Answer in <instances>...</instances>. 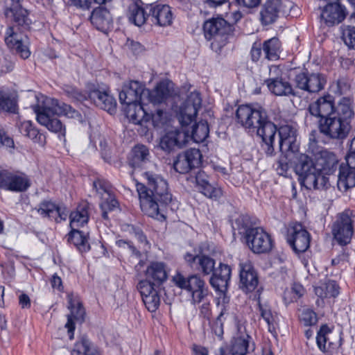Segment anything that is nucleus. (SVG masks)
Instances as JSON below:
<instances>
[{
    "label": "nucleus",
    "mask_w": 355,
    "mask_h": 355,
    "mask_svg": "<svg viewBox=\"0 0 355 355\" xmlns=\"http://www.w3.org/2000/svg\"><path fill=\"white\" fill-rule=\"evenodd\" d=\"M143 175L147 186L137 184L141 209L150 217L164 220L166 217L162 207L172 202L168 183L161 175L153 172H145Z\"/></svg>",
    "instance_id": "f257e3e1"
},
{
    "label": "nucleus",
    "mask_w": 355,
    "mask_h": 355,
    "mask_svg": "<svg viewBox=\"0 0 355 355\" xmlns=\"http://www.w3.org/2000/svg\"><path fill=\"white\" fill-rule=\"evenodd\" d=\"M36 103L31 105L39 123L45 126L49 130L65 135V127L60 119L54 115L64 116L71 119L80 120V112L71 105L58 100L47 97L42 94H31Z\"/></svg>",
    "instance_id": "f03ea898"
},
{
    "label": "nucleus",
    "mask_w": 355,
    "mask_h": 355,
    "mask_svg": "<svg viewBox=\"0 0 355 355\" xmlns=\"http://www.w3.org/2000/svg\"><path fill=\"white\" fill-rule=\"evenodd\" d=\"M352 100L343 97L337 104L333 116L319 121L320 132L331 139L343 140L349 135L351 130V119L354 112L351 107Z\"/></svg>",
    "instance_id": "7ed1b4c3"
},
{
    "label": "nucleus",
    "mask_w": 355,
    "mask_h": 355,
    "mask_svg": "<svg viewBox=\"0 0 355 355\" xmlns=\"http://www.w3.org/2000/svg\"><path fill=\"white\" fill-rule=\"evenodd\" d=\"M142 95H146L145 85L137 80L125 83L119 92L123 110L132 123H139L148 119L146 111L140 103Z\"/></svg>",
    "instance_id": "20e7f679"
},
{
    "label": "nucleus",
    "mask_w": 355,
    "mask_h": 355,
    "mask_svg": "<svg viewBox=\"0 0 355 355\" xmlns=\"http://www.w3.org/2000/svg\"><path fill=\"white\" fill-rule=\"evenodd\" d=\"M295 171L302 186L306 189H322L330 186L329 178L322 175L313 160L306 154H300L295 166Z\"/></svg>",
    "instance_id": "39448f33"
},
{
    "label": "nucleus",
    "mask_w": 355,
    "mask_h": 355,
    "mask_svg": "<svg viewBox=\"0 0 355 355\" xmlns=\"http://www.w3.org/2000/svg\"><path fill=\"white\" fill-rule=\"evenodd\" d=\"M295 171L302 186L306 189H322L330 186L329 178L322 175L313 160L306 154H300L295 166Z\"/></svg>",
    "instance_id": "423d86ee"
},
{
    "label": "nucleus",
    "mask_w": 355,
    "mask_h": 355,
    "mask_svg": "<svg viewBox=\"0 0 355 355\" xmlns=\"http://www.w3.org/2000/svg\"><path fill=\"white\" fill-rule=\"evenodd\" d=\"M173 281L176 286L189 293L191 303L193 305L200 304L208 297V287L205 282L198 275L185 277L180 273H178L173 277Z\"/></svg>",
    "instance_id": "0eeeda50"
},
{
    "label": "nucleus",
    "mask_w": 355,
    "mask_h": 355,
    "mask_svg": "<svg viewBox=\"0 0 355 355\" xmlns=\"http://www.w3.org/2000/svg\"><path fill=\"white\" fill-rule=\"evenodd\" d=\"M307 151L315 156L316 166L322 175H331L337 169L338 159L335 153L327 150H319L313 133L309 137Z\"/></svg>",
    "instance_id": "6e6552de"
},
{
    "label": "nucleus",
    "mask_w": 355,
    "mask_h": 355,
    "mask_svg": "<svg viewBox=\"0 0 355 355\" xmlns=\"http://www.w3.org/2000/svg\"><path fill=\"white\" fill-rule=\"evenodd\" d=\"M266 116L267 114L262 107L251 105H241L236 112L238 123L250 132H254Z\"/></svg>",
    "instance_id": "1a4fd4ad"
},
{
    "label": "nucleus",
    "mask_w": 355,
    "mask_h": 355,
    "mask_svg": "<svg viewBox=\"0 0 355 355\" xmlns=\"http://www.w3.org/2000/svg\"><path fill=\"white\" fill-rule=\"evenodd\" d=\"M295 89L309 94H315L323 90L327 82V76L320 72H301L294 78Z\"/></svg>",
    "instance_id": "9d476101"
},
{
    "label": "nucleus",
    "mask_w": 355,
    "mask_h": 355,
    "mask_svg": "<svg viewBox=\"0 0 355 355\" xmlns=\"http://www.w3.org/2000/svg\"><path fill=\"white\" fill-rule=\"evenodd\" d=\"M345 159L347 165L340 166L337 180L339 190L344 191L355 187V137L351 141Z\"/></svg>",
    "instance_id": "9b49d317"
},
{
    "label": "nucleus",
    "mask_w": 355,
    "mask_h": 355,
    "mask_svg": "<svg viewBox=\"0 0 355 355\" xmlns=\"http://www.w3.org/2000/svg\"><path fill=\"white\" fill-rule=\"evenodd\" d=\"M93 185L101 200L100 208L102 211V217L105 220H107L108 212L119 207V202L115 198L113 187L108 181L101 178L94 181Z\"/></svg>",
    "instance_id": "f8f14e48"
},
{
    "label": "nucleus",
    "mask_w": 355,
    "mask_h": 355,
    "mask_svg": "<svg viewBox=\"0 0 355 355\" xmlns=\"http://www.w3.org/2000/svg\"><path fill=\"white\" fill-rule=\"evenodd\" d=\"M353 220L348 211L337 215L332 224L331 233L334 239L340 245L349 243L354 234Z\"/></svg>",
    "instance_id": "ddd939ff"
},
{
    "label": "nucleus",
    "mask_w": 355,
    "mask_h": 355,
    "mask_svg": "<svg viewBox=\"0 0 355 355\" xmlns=\"http://www.w3.org/2000/svg\"><path fill=\"white\" fill-rule=\"evenodd\" d=\"M4 41L7 46L22 59L25 60L30 57V40L26 35L18 33L15 27L6 28Z\"/></svg>",
    "instance_id": "4468645a"
},
{
    "label": "nucleus",
    "mask_w": 355,
    "mask_h": 355,
    "mask_svg": "<svg viewBox=\"0 0 355 355\" xmlns=\"http://www.w3.org/2000/svg\"><path fill=\"white\" fill-rule=\"evenodd\" d=\"M31 187L28 177L22 173L0 170V189L12 192H24Z\"/></svg>",
    "instance_id": "2eb2a0df"
},
{
    "label": "nucleus",
    "mask_w": 355,
    "mask_h": 355,
    "mask_svg": "<svg viewBox=\"0 0 355 355\" xmlns=\"http://www.w3.org/2000/svg\"><path fill=\"white\" fill-rule=\"evenodd\" d=\"M286 241L295 253H302L309 248L310 234L302 224L293 223L288 227Z\"/></svg>",
    "instance_id": "dca6fc26"
},
{
    "label": "nucleus",
    "mask_w": 355,
    "mask_h": 355,
    "mask_svg": "<svg viewBox=\"0 0 355 355\" xmlns=\"http://www.w3.org/2000/svg\"><path fill=\"white\" fill-rule=\"evenodd\" d=\"M245 242L248 248L255 254L267 253L273 246L270 235L259 227L252 228L249 232Z\"/></svg>",
    "instance_id": "f3484780"
},
{
    "label": "nucleus",
    "mask_w": 355,
    "mask_h": 355,
    "mask_svg": "<svg viewBox=\"0 0 355 355\" xmlns=\"http://www.w3.org/2000/svg\"><path fill=\"white\" fill-rule=\"evenodd\" d=\"M202 98L198 92H191L180 107L178 114L182 125H188L196 119L201 107Z\"/></svg>",
    "instance_id": "a211bd4d"
},
{
    "label": "nucleus",
    "mask_w": 355,
    "mask_h": 355,
    "mask_svg": "<svg viewBox=\"0 0 355 355\" xmlns=\"http://www.w3.org/2000/svg\"><path fill=\"white\" fill-rule=\"evenodd\" d=\"M203 30L207 40H222L232 31V26L221 17L211 18L204 23Z\"/></svg>",
    "instance_id": "6ab92c4d"
},
{
    "label": "nucleus",
    "mask_w": 355,
    "mask_h": 355,
    "mask_svg": "<svg viewBox=\"0 0 355 355\" xmlns=\"http://www.w3.org/2000/svg\"><path fill=\"white\" fill-rule=\"evenodd\" d=\"M347 14L345 6L338 2H331L321 8L320 19L327 26L331 27L341 23Z\"/></svg>",
    "instance_id": "aec40b11"
},
{
    "label": "nucleus",
    "mask_w": 355,
    "mask_h": 355,
    "mask_svg": "<svg viewBox=\"0 0 355 355\" xmlns=\"http://www.w3.org/2000/svg\"><path fill=\"white\" fill-rule=\"evenodd\" d=\"M154 284L148 280H141L137 284L143 302L150 312H155L160 304V297Z\"/></svg>",
    "instance_id": "412c9836"
},
{
    "label": "nucleus",
    "mask_w": 355,
    "mask_h": 355,
    "mask_svg": "<svg viewBox=\"0 0 355 355\" xmlns=\"http://www.w3.org/2000/svg\"><path fill=\"white\" fill-rule=\"evenodd\" d=\"M337 105H334V99L330 94L318 98L309 106V111L312 116L320 117V119L333 116L336 112Z\"/></svg>",
    "instance_id": "4be33fe9"
},
{
    "label": "nucleus",
    "mask_w": 355,
    "mask_h": 355,
    "mask_svg": "<svg viewBox=\"0 0 355 355\" xmlns=\"http://www.w3.org/2000/svg\"><path fill=\"white\" fill-rule=\"evenodd\" d=\"M189 138L184 131L178 129L170 130L160 138L159 147L165 152L170 153L176 148H182L188 142Z\"/></svg>",
    "instance_id": "5701e85b"
},
{
    "label": "nucleus",
    "mask_w": 355,
    "mask_h": 355,
    "mask_svg": "<svg viewBox=\"0 0 355 355\" xmlns=\"http://www.w3.org/2000/svg\"><path fill=\"white\" fill-rule=\"evenodd\" d=\"M259 124L255 131L264 144V149L267 155H272L274 153L273 143L277 133L276 125L268 119V116Z\"/></svg>",
    "instance_id": "b1692460"
},
{
    "label": "nucleus",
    "mask_w": 355,
    "mask_h": 355,
    "mask_svg": "<svg viewBox=\"0 0 355 355\" xmlns=\"http://www.w3.org/2000/svg\"><path fill=\"white\" fill-rule=\"evenodd\" d=\"M153 24L159 26H167L172 24L173 16L171 7L166 4H147Z\"/></svg>",
    "instance_id": "393cba45"
},
{
    "label": "nucleus",
    "mask_w": 355,
    "mask_h": 355,
    "mask_svg": "<svg viewBox=\"0 0 355 355\" xmlns=\"http://www.w3.org/2000/svg\"><path fill=\"white\" fill-rule=\"evenodd\" d=\"M240 288L245 293L253 291L258 286L257 274L250 261L241 263Z\"/></svg>",
    "instance_id": "a878e982"
},
{
    "label": "nucleus",
    "mask_w": 355,
    "mask_h": 355,
    "mask_svg": "<svg viewBox=\"0 0 355 355\" xmlns=\"http://www.w3.org/2000/svg\"><path fill=\"white\" fill-rule=\"evenodd\" d=\"M279 150L284 152H295L298 148L297 130L289 125H282L279 130Z\"/></svg>",
    "instance_id": "bb28decb"
},
{
    "label": "nucleus",
    "mask_w": 355,
    "mask_h": 355,
    "mask_svg": "<svg viewBox=\"0 0 355 355\" xmlns=\"http://www.w3.org/2000/svg\"><path fill=\"white\" fill-rule=\"evenodd\" d=\"M269 91L276 96H297V91L282 77H270L265 80Z\"/></svg>",
    "instance_id": "cd10ccee"
},
{
    "label": "nucleus",
    "mask_w": 355,
    "mask_h": 355,
    "mask_svg": "<svg viewBox=\"0 0 355 355\" xmlns=\"http://www.w3.org/2000/svg\"><path fill=\"white\" fill-rule=\"evenodd\" d=\"M89 98L101 109L112 114L116 110V103L112 96L105 91L94 89L89 92Z\"/></svg>",
    "instance_id": "c85d7f7f"
},
{
    "label": "nucleus",
    "mask_w": 355,
    "mask_h": 355,
    "mask_svg": "<svg viewBox=\"0 0 355 355\" xmlns=\"http://www.w3.org/2000/svg\"><path fill=\"white\" fill-rule=\"evenodd\" d=\"M282 9V0H266L260 11V19L263 25L274 23Z\"/></svg>",
    "instance_id": "c756f323"
},
{
    "label": "nucleus",
    "mask_w": 355,
    "mask_h": 355,
    "mask_svg": "<svg viewBox=\"0 0 355 355\" xmlns=\"http://www.w3.org/2000/svg\"><path fill=\"white\" fill-rule=\"evenodd\" d=\"M314 291L319 298L316 301V304L320 306H323L324 299L336 297L339 294V286L335 281L328 280L315 286Z\"/></svg>",
    "instance_id": "7c9ffc66"
},
{
    "label": "nucleus",
    "mask_w": 355,
    "mask_h": 355,
    "mask_svg": "<svg viewBox=\"0 0 355 355\" xmlns=\"http://www.w3.org/2000/svg\"><path fill=\"white\" fill-rule=\"evenodd\" d=\"M6 14L8 17H11L17 26L24 29H28L31 24V20L28 16V11L22 8L19 1L14 2L6 10Z\"/></svg>",
    "instance_id": "2f4dec72"
},
{
    "label": "nucleus",
    "mask_w": 355,
    "mask_h": 355,
    "mask_svg": "<svg viewBox=\"0 0 355 355\" xmlns=\"http://www.w3.org/2000/svg\"><path fill=\"white\" fill-rule=\"evenodd\" d=\"M71 354V355H102L99 349L86 335L78 337Z\"/></svg>",
    "instance_id": "473e14b6"
},
{
    "label": "nucleus",
    "mask_w": 355,
    "mask_h": 355,
    "mask_svg": "<svg viewBox=\"0 0 355 355\" xmlns=\"http://www.w3.org/2000/svg\"><path fill=\"white\" fill-rule=\"evenodd\" d=\"M196 186L198 190L206 197L217 200L223 196L222 189L211 184L205 178L204 173H198L196 177Z\"/></svg>",
    "instance_id": "72a5a7b5"
},
{
    "label": "nucleus",
    "mask_w": 355,
    "mask_h": 355,
    "mask_svg": "<svg viewBox=\"0 0 355 355\" xmlns=\"http://www.w3.org/2000/svg\"><path fill=\"white\" fill-rule=\"evenodd\" d=\"M90 21L97 29L104 31L111 26L112 17L107 8L99 6L92 11Z\"/></svg>",
    "instance_id": "f704fd0d"
},
{
    "label": "nucleus",
    "mask_w": 355,
    "mask_h": 355,
    "mask_svg": "<svg viewBox=\"0 0 355 355\" xmlns=\"http://www.w3.org/2000/svg\"><path fill=\"white\" fill-rule=\"evenodd\" d=\"M69 303L71 314L67 315V322L65 324V327L68 330L69 338L73 340L74 338V330L76 328L74 320L83 321L85 312L80 302H77L75 304L70 300Z\"/></svg>",
    "instance_id": "c9c22d12"
},
{
    "label": "nucleus",
    "mask_w": 355,
    "mask_h": 355,
    "mask_svg": "<svg viewBox=\"0 0 355 355\" xmlns=\"http://www.w3.org/2000/svg\"><path fill=\"white\" fill-rule=\"evenodd\" d=\"M150 16V14H149L147 5L144 7L139 3H134L129 6L128 12V19L137 26L144 25Z\"/></svg>",
    "instance_id": "e433bc0d"
},
{
    "label": "nucleus",
    "mask_w": 355,
    "mask_h": 355,
    "mask_svg": "<svg viewBox=\"0 0 355 355\" xmlns=\"http://www.w3.org/2000/svg\"><path fill=\"white\" fill-rule=\"evenodd\" d=\"M146 280H153L157 284H162L168 278L165 264L158 261L151 262L146 270Z\"/></svg>",
    "instance_id": "4c0bfd02"
},
{
    "label": "nucleus",
    "mask_w": 355,
    "mask_h": 355,
    "mask_svg": "<svg viewBox=\"0 0 355 355\" xmlns=\"http://www.w3.org/2000/svg\"><path fill=\"white\" fill-rule=\"evenodd\" d=\"M0 110L15 114L18 110L17 96L8 89L0 90Z\"/></svg>",
    "instance_id": "58836bf2"
},
{
    "label": "nucleus",
    "mask_w": 355,
    "mask_h": 355,
    "mask_svg": "<svg viewBox=\"0 0 355 355\" xmlns=\"http://www.w3.org/2000/svg\"><path fill=\"white\" fill-rule=\"evenodd\" d=\"M169 93L168 87L164 82L158 83L153 90L146 89V95L148 96L149 101L153 105L164 102L169 96Z\"/></svg>",
    "instance_id": "ea45409f"
},
{
    "label": "nucleus",
    "mask_w": 355,
    "mask_h": 355,
    "mask_svg": "<svg viewBox=\"0 0 355 355\" xmlns=\"http://www.w3.org/2000/svg\"><path fill=\"white\" fill-rule=\"evenodd\" d=\"M281 42L277 37L266 40L263 44V58L268 60H277L279 58Z\"/></svg>",
    "instance_id": "a19ab883"
},
{
    "label": "nucleus",
    "mask_w": 355,
    "mask_h": 355,
    "mask_svg": "<svg viewBox=\"0 0 355 355\" xmlns=\"http://www.w3.org/2000/svg\"><path fill=\"white\" fill-rule=\"evenodd\" d=\"M68 241L73 243L81 252H87L89 248L87 233L76 229H71L69 234Z\"/></svg>",
    "instance_id": "79ce46f5"
},
{
    "label": "nucleus",
    "mask_w": 355,
    "mask_h": 355,
    "mask_svg": "<svg viewBox=\"0 0 355 355\" xmlns=\"http://www.w3.org/2000/svg\"><path fill=\"white\" fill-rule=\"evenodd\" d=\"M69 218L71 229H76L86 224L89 220L87 205H79L76 211L71 213Z\"/></svg>",
    "instance_id": "37998d69"
},
{
    "label": "nucleus",
    "mask_w": 355,
    "mask_h": 355,
    "mask_svg": "<svg viewBox=\"0 0 355 355\" xmlns=\"http://www.w3.org/2000/svg\"><path fill=\"white\" fill-rule=\"evenodd\" d=\"M146 115H148V119L142 121L139 124L142 125L144 123H146L151 120L153 125L157 128H163L170 119V115L168 112L165 110L157 108L153 112L148 114L146 112Z\"/></svg>",
    "instance_id": "c03bdc74"
},
{
    "label": "nucleus",
    "mask_w": 355,
    "mask_h": 355,
    "mask_svg": "<svg viewBox=\"0 0 355 355\" xmlns=\"http://www.w3.org/2000/svg\"><path fill=\"white\" fill-rule=\"evenodd\" d=\"M18 128L21 135L31 139L34 142L42 141V135L40 133L31 121H25L20 123Z\"/></svg>",
    "instance_id": "a18cd8bd"
},
{
    "label": "nucleus",
    "mask_w": 355,
    "mask_h": 355,
    "mask_svg": "<svg viewBox=\"0 0 355 355\" xmlns=\"http://www.w3.org/2000/svg\"><path fill=\"white\" fill-rule=\"evenodd\" d=\"M250 336L248 334L234 338L230 350L232 355H246L250 347Z\"/></svg>",
    "instance_id": "49530a36"
},
{
    "label": "nucleus",
    "mask_w": 355,
    "mask_h": 355,
    "mask_svg": "<svg viewBox=\"0 0 355 355\" xmlns=\"http://www.w3.org/2000/svg\"><path fill=\"white\" fill-rule=\"evenodd\" d=\"M35 209L42 217H47L51 219H55V221H58V205L51 201L44 200L41 202Z\"/></svg>",
    "instance_id": "de8ad7c7"
},
{
    "label": "nucleus",
    "mask_w": 355,
    "mask_h": 355,
    "mask_svg": "<svg viewBox=\"0 0 355 355\" xmlns=\"http://www.w3.org/2000/svg\"><path fill=\"white\" fill-rule=\"evenodd\" d=\"M209 128L206 121H200L192 128L191 138L196 143L204 141L208 137Z\"/></svg>",
    "instance_id": "09e8293b"
},
{
    "label": "nucleus",
    "mask_w": 355,
    "mask_h": 355,
    "mask_svg": "<svg viewBox=\"0 0 355 355\" xmlns=\"http://www.w3.org/2000/svg\"><path fill=\"white\" fill-rule=\"evenodd\" d=\"M149 150L146 146L137 145L132 149V157L130 164L132 167L139 166L140 164L148 159Z\"/></svg>",
    "instance_id": "8fccbe9b"
},
{
    "label": "nucleus",
    "mask_w": 355,
    "mask_h": 355,
    "mask_svg": "<svg viewBox=\"0 0 355 355\" xmlns=\"http://www.w3.org/2000/svg\"><path fill=\"white\" fill-rule=\"evenodd\" d=\"M331 329L327 324L322 325L320 330L318 331L316 336V342L319 349L322 352H327L328 347H327V342L329 343V347L332 343L329 341V338L328 335L331 334Z\"/></svg>",
    "instance_id": "3c124183"
},
{
    "label": "nucleus",
    "mask_w": 355,
    "mask_h": 355,
    "mask_svg": "<svg viewBox=\"0 0 355 355\" xmlns=\"http://www.w3.org/2000/svg\"><path fill=\"white\" fill-rule=\"evenodd\" d=\"M198 270L202 272L204 275L213 274L215 271V260L208 256L200 255L198 258Z\"/></svg>",
    "instance_id": "603ef678"
},
{
    "label": "nucleus",
    "mask_w": 355,
    "mask_h": 355,
    "mask_svg": "<svg viewBox=\"0 0 355 355\" xmlns=\"http://www.w3.org/2000/svg\"><path fill=\"white\" fill-rule=\"evenodd\" d=\"M342 40L349 49L355 50V26H343Z\"/></svg>",
    "instance_id": "864d4df0"
},
{
    "label": "nucleus",
    "mask_w": 355,
    "mask_h": 355,
    "mask_svg": "<svg viewBox=\"0 0 355 355\" xmlns=\"http://www.w3.org/2000/svg\"><path fill=\"white\" fill-rule=\"evenodd\" d=\"M236 227L239 234L243 235L245 239L248 237V234L253 227H251L249 217L247 216H240L235 221Z\"/></svg>",
    "instance_id": "5fc2aeb1"
},
{
    "label": "nucleus",
    "mask_w": 355,
    "mask_h": 355,
    "mask_svg": "<svg viewBox=\"0 0 355 355\" xmlns=\"http://www.w3.org/2000/svg\"><path fill=\"white\" fill-rule=\"evenodd\" d=\"M184 153L192 168L198 167L200 165L202 154L198 149L190 148L184 152Z\"/></svg>",
    "instance_id": "6e6d98bb"
},
{
    "label": "nucleus",
    "mask_w": 355,
    "mask_h": 355,
    "mask_svg": "<svg viewBox=\"0 0 355 355\" xmlns=\"http://www.w3.org/2000/svg\"><path fill=\"white\" fill-rule=\"evenodd\" d=\"M173 168L177 172L182 174L187 173L192 169L184 153L178 156L173 163Z\"/></svg>",
    "instance_id": "4d7b16f0"
},
{
    "label": "nucleus",
    "mask_w": 355,
    "mask_h": 355,
    "mask_svg": "<svg viewBox=\"0 0 355 355\" xmlns=\"http://www.w3.org/2000/svg\"><path fill=\"white\" fill-rule=\"evenodd\" d=\"M300 318L301 322L307 327L314 325L318 320L316 313L310 309H303Z\"/></svg>",
    "instance_id": "13d9d810"
},
{
    "label": "nucleus",
    "mask_w": 355,
    "mask_h": 355,
    "mask_svg": "<svg viewBox=\"0 0 355 355\" xmlns=\"http://www.w3.org/2000/svg\"><path fill=\"white\" fill-rule=\"evenodd\" d=\"M349 89L350 85L345 78H339L331 86L332 92L339 96L346 94Z\"/></svg>",
    "instance_id": "bf43d9fd"
},
{
    "label": "nucleus",
    "mask_w": 355,
    "mask_h": 355,
    "mask_svg": "<svg viewBox=\"0 0 355 355\" xmlns=\"http://www.w3.org/2000/svg\"><path fill=\"white\" fill-rule=\"evenodd\" d=\"M258 305L261 318L266 321L268 325L270 327L274 323V317L270 307L267 305L261 304L259 301L258 302Z\"/></svg>",
    "instance_id": "052dcab7"
},
{
    "label": "nucleus",
    "mask_w": 355,
    "mask_h": 355,
    "mask_svg": "<svg viewBox=\"0 0 355 355\" xmlns=\"http://www.w3.org/2000/svg\"><path fill=\"white\" fill-rule=\"evenodd\" d=\"M209 283L211 286L216 290L220 292H225L227 289L228 283L223 280V278L212 274L210 278Z\"/></svg>",
    "instance_id": "680f3d73"
},
{
    "label": "nucleus",
    "mask_w": 355,
    "mask_h": 355,
    "mask_svg": "<svg viewBox=\"0 0 355 355\" xmlns=\"http://www.w3.org/2000/svg\"><path fill=\"white\" fill-rule=\"evenodd\" d=\"M224 315L223 311H220L217 318L211 324L212 331L219 338H221L223 334V317Z\"/></svg>",
    "instance_id": "e2e57ef3"
},
{
    "label": "nucleus",
    "mask_w": 355,
    "mask_h": 355,
    "mask_svg": "<svg viewBox=\"0 0 355 355\" xmlns=\"http://www.w3.org/2000/svg\"><path fill=\"white\" fill-rule=\"evenodd\" d=\"M231 272L232 270L228 265L220 263L218 269L216 270L213 274L223 278L228 283L230 279Z\"/></svg>",
    "instance_id": "0e129e2a"
},
{
    "label": "nucleus",
    "mask_w": 355,
    "mask_h": 355,
    "mask_svg": "<svg viewBox=\"0 0 355 355\" xmlns=\"http://www.w3.org/2000/svg\"><path fill=\"white\" fill-rule=\"evenodd\" d=\"M262 51L263 45L261 43L255 42L253 44L250 51L251 58L253 62H257L261 58Z\"/></svg>",
    "instance_id": "69168bd1"
},
{
    "label": "nucleus",
    "mask_w": 355,
    "mask_h": 355,
    "mask_svg": "<svg viewBox=\"0 0 355 355\" xmlns=\"http://www.w3.org/2000/svg\"><path fill=\"white\" fill-rule=\"evenodd\" d=\"M116 243L119 247L127 248L128 250H129L132 255H135L137 257H140L141 253L139 252V250H137V248L134 246L131 241L125 240H119L117 241Z\"/></svg>",
    "instance_id": "338daca9"
},
{
    "label": "nucleus",
    "mask_w": 355,
    "mask_h": 355,
    "mask_svg": "<svg viewBox=\"0 0 355 355\" xmlns=\"http://www.w3.org/2000/svg\"><path fill=\"white\" fill-rule=\"evenodd\" d=\"M14 146L13 139L8 136L3 130L0 129V148H13Z\"/></svg>",
    "instance_id": "774afa93"
}]
</instances>
